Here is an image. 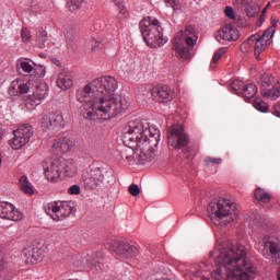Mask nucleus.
<instances>
[{
    "mask_svg": "<svg viewBox=\"0 0 280 280\" xmlns=\"http://www.w3.org/2000/svg\"><path fill=\"white\" fill-rule=\"evenodd\" d=\"M3 139V129L0 127V141Z\"/></svg>",
    "mask_w": 280,
    "mask_h": 280,
    "instance_id": "nucleus-52",
    "label": "nucleus"
},
{
    "mask_svg": "<svg viewBox=\"0 0 280 280\" xmlns=\"http://www.w3.org/2000/svg\"><path fill=\"white\" fill-rule=\"evenodd\" d=\"M128 191L133 197L139 196V194L141 192V190L139 189V186L137 184L130 185L129 188H128Z\"/></svg>",
    "mask_w": 280,
    "mask_h": 280,
    "instance_id": "nucleus-44",
    "label": "nucleus"
},
{
    "mask_svg": "<svg viewBox=\"0 0 280 280\" xmlns=\"http://www.w3.org/2000/svg\"><path fill=\"white\" fill-rule=\"evenodd\" d=\"M198 42V35L194 26H186L173 38V51L180 60H189L191 58V49Z\"/></svg>",
    "mask_w": 280,
    "mask_h": 280,
    "instance_id": "nucleus-6",
    "label": "nucleus"
},
{
    "mask_svg": "<svg viewBox=\"0 0 280 280\" xmlns=\"http://www.w3.org/2000/svg\"><path fill=\"white\" fill-rule=\"evenodd\" d=\"M268 42L261 38V35H252L245 43L242 44V51H248L250 47H254L255 56H259L266 51L268 47Z\"/></svg>",
    "mask_w": 280,
    "mask_h": 280,
    "instance_id": "nucleus-16",
    "label": "nucleus"
},
{
    "mask_svg": "<svg viewBox=\"0 0 280 280\" xmlns=\"http://www.w3.org/2000/svg\"><path fill=\"white\" fill-rule=\"evenodd\" d=\"M145 137H147V141L149 142V147L148 149H145V154H150V156H152V151L150 150L152 148V145L150 143H152V141H154L156 143V141H159V138L161 135V131H159V129H156V127L154 126H150L148 125V122H145ZM154 139V140H152Z\"/></svg>",
    "mask_w": 280,
    "mask_h": 280,
    "instance_id": "nucleus-22",
    "label": "nucleus"
},
{
    "mask_svg": "<svg viewBox=\"0 0 280 280\" xmlns=\"http://www.w3.org/2000/svg\"><path fill=\"white\" fill-rule=\"evenodd\" d=\"M275 115L280 117V102L276 103L273 106Z\"/></svg>",
    "mask_w": 280,
    "mask_h": 280,
    "instance_id": "nucleus-49",
    "label": "nucleus"
},
{
    "mask_svg": "<svg viewBox=\"0 0 280 280\" xmlns=\"http://www.w3.org/2000/svg\"><path fill=\"white\" fill-rule=\"evenodd\" d=\"M262 255L266 259H271L280 264V241L277 236L265 235L262 237Z\"/></svg>",
    "mask_w": 280,
    "mask_h": 280,
    "instance_id": "nucleus-9",
    "label": "nucleus"
},
{
    "mask_svg": "<svg viewBox=\"0 0 280 280\" xmlns=\"http://www.w3.org/2000/svg\"><path fill=\"white\" fill-rule=\"evenodd\" d=\"M86 46L93 51V54H100L102 50V40L97 37H89L86 39Z\"/></svg>",
    "mask_w": 280,
    "mask_h": 280,
    "instance_id": "nucleus-30",
    "label": "nucleus"
},
{
    "mask_svg": "<svg viewBox=\"0 0 280 280\" xmlns=\"http://www.w3.org/2000/svg\"><path fill=\"white\" fill-rule=\"evenodd\" d=\"M275 36V26H271L265 31L262 35H260V38L262 40H266L270 45V39Z\"/></svg>",
    "mask_w": 280,
    "mask_h": 280,
    "instance_id": "nucleus-38",
    "label": "nucleus"
},
{
    "mask_svg": "<svg viewBox=\"0 0 280 280\" xmlns=\"http://www.w3.org/2000/svg\"><path fill=\"white\" fill-rule=\"evenodd\" d=\"M68 194H70V196H80V186L78 185H73L68 189Z\"/></svg>",
    "mask_w": 280,
    "mask_h": 280,
    "instance_id": "nucleus-47",
    "label": "nucleus"
},
{
    "mask_svg": "<svg viewBox=\"0 0 280 280\" xmlns=\"http://www.w3.org/2000/svg\"><path fill=\"white\" fill-rule=\"evenodd\" d=\"M232 89L237 93V91H242L243 89V95L246 100H252V97H255L257 95V85L254 83H247L244 85V83L240 80H234L232 83Z\"/></svg>",
    "mask_w": 280,
    "mask_h": 280,
    "instance_id": "nucleus-19",
    "label": "nucleus"
},
{
    "mask_svg": "<svg viewBox=\"0 0 280 280\" xmlns=\"http://www.w3.org/2000/svg\"><path fill=\"white\" fill-rule=\"evenodd\" d=\"M36 71H37V75H38L39 78H45V73H47V69H46L45 67H43V66H39V67L36 69Z\"/></svg>",
    "mask_w": 280,
    "mask_h": 280,
    "instance_id": "nucleus-48",
    "label": "nucleus"
},
{
    "mask_svg": "<svg viewBox=\"0 0 280 280\" xmlns=\"http://www.w3.org/2000/svg\"><path fill=\"white\" fill-rule=\"evenodd\" d=\"M32 137H34V127L27 124L21 125L13 130V138L8 140V145L14 151L23 150Z\"/></svg>",
    "mask_w": 280,
    "mask_h": 280,
    "instance_id": "nucleus-7",
    "label": "nucleus"
},
{
    "mask_svg": "<svg viewBox=\"0 0 280 280\" xmlns=\"http://www.w3.org/2000/svg\"><path fill=\"white\" fill-rule=\"evenodd\" d=\"M214 257L217 269L212 272L199 269L195 277L201 280H255L257 279V266L248 259V250L244 245H229L218 242L210 252Z\"/></svg>",
    "mask_w": 280,
    "mask_h": 280,
    "instance_id": "nucleus-2",
    "label": "nucleus"
},
{
    "mask_svg": "<svg viewBox=\"0 0 280 280\" xmlns=\"http://www.w3.org/2000/svg\"><path fill=\"white\" fill-rule=\"evenodd\" d=\"M267 11H268V8H265V9L262 10V14H266Z\"/></svg>",
    "mask_w": 280,
    "mask_h": 280,
    "instance_id": "nucleus-54",
    "label": "nucleus"
},
{
    "mask_svg": "<svg viewBox=\"0 0 280 280\" xmlns=\"http://www.w3.org/2000/svg\"><path fill=\"white\" fill-rule=\"evenodd\" d=\"M222 163V160L220 158H211L208 156L205 159V165L209 167V165H220Z\"/></svg>",
    "mask_w": 280,
    "mask_h": 280,
    "instance_id": "nucleus-42",
    "label": "nucleus"
},
{
    "mask_svg": "<svg viewBox=\"0 0 280 280\" xmlns=\"http://www.w3.org/2000/svg\"><path fill=\"white\" fill-rule=\"evenodd\" d=\"M34 61L30 59H19L16 63L18 71H23V73H32L34 71Z\"/></svg>",
    "mask_w": 280,
    "mask_h": 280,
    "instance_id": "nucleus-25",
    "label": "nucleus"
},
{
    "mask_svg": "<svg viewBox=\"0 0 280 280\" xmlns=\"http://www.w3.org/2000/svg\"><path fill=\"white\" fill-rule=\"evenodd\" d=\"M82 183L86 189H97L104 183V174L98 167L88 168L82 175Z\"/></svg>",
    "mask_w": 280,
    "mask_h": 280,
    "instance_id": "nucleus-13",
    "label": "nucleus"
},
{
    "mask_svg": "<svg viewBox=\"0 0 280 280\" xmlns=\"http://www.w3.org/2000/svg\"><path fill=\"white\" fill-rule=\"evenodd\" d=\"M113 2L115 3V5H117V8L124 5V0H113Z\"/></svg>",
    "mask_w": 280,
    "mask_h": 280,
    "instance_id": "nucleus-50",
    "label": "nucleus"
},
{
    "mask_svg": "<svg viewBox=\"0 0 280 280\" xmlns=\"http://www.w3.org/2000/svg\"><path fill=\"white\" fill-rule=\"evenodd\" d=\"M82 3H84V0H68L70 10H80V8H82Z\"/></svg>",
    "mask_w": 280,
    "mask_h": 280,
    "instance_id": "nucleus-40",
    "label": "nucleus"
},
{
    "mask_svg": "<svg viewBox=\"0 0 280 280\" xmlns=\"http://www.w3.org/2000/svg\"><path fill=\"white\" fill-rule=\"evenodd\" d=\"M24 214L14 205L8 201H0V219L10 222H21Z\"/></svg>",
    "mask_w": 280,
    "mask_h": 280,
    "instance_id": "nucleus-15",
    "label": "nucleus"
},
{
    "mask_svg": "<svg viewBox=\"0 0 280 280\" xmlns=\"http://www.w3.org/2000/svg\"><path fill=\"white\" fill-rule=\"evenodd\" d=\"M258 13H259V8L257 7H253L252 9L249 8L246 9V14L247 16H249V19H253V16H257Z\"/></svg>",
    "mask_w": 280,
    "mask_h": 280,
    "instance_id": "nucleus-46",
    "label": "nucleus"
},
{
    "mask_svg": "<svg viewBox=\"0 0 280 280\" xmlns=\"http://www.w3.org/2000/svg\"><path fill=\"white\" fill-rule=\"evenodd\" d=\"M264 97H268V100H271L275 102L276 100H279L280 97V83L275 84L272 88L268 90L262 91Z\"/></svg>",
    "mask_w": 280,
    "mask_h": 280,
    "instance_id": "nucleus-27",
    "label": "nucleus"
},
{
    "mask_svg": "<svg viewBox=\"0 0 280 280\" xmlns=\"http://www.w3.org/2000/svg\"><path fill=\"white\" fill-rule=\"evenodd\" d=\"M151 94L160 104H167L175 97L174 90L167 85L153 88Z\"/></svg>",
    "mask_w": 280,
    "mask_h": 280,
    "instance_id": "nucleus-17",
    "label": "nucleus"
},
{
    "mask_svg": "<svg viewBox=\"0 0 280 280\" xmlns=\"http://www.w3.org/2000/svg\"><path fill=\"white\" fill-rule=\"evenodd\" d=\"M224 13L228 19H231V21H237V16L235 15V10H233V7H225Z\"/></svg>",
    "mask_w": 280,
    "mask_h": 280,
    "instance_id": "nucleus-43",
    "label": "nucleus"
},
{
    "mask_svg": "<svg viewBox=\"0 0 280 280\" xmlns=\"http://www.w3.org/2000/svg\"><path fill=\"white\" fill-rule=\"evenodd\" d=\"M115 253L117 255H122V257H126L127 259H130V257H135L137 253H139V249L135 245H130L129 243L122 242L119 245H117L114 248Z\"/></svg>",
    "mask_w": 280,
    "mask_h": 280,
    "instance_id": "nucleus-21",
    "label": "nucleus"
},
{
    "mask_svg": "<svg viewBox=\"0 0 280 280\" xmlns=\"http://www.w3.org/2000/svg\"><path fill=\"white\" fill-rule=\"evenodd\" d=\"M208 215L215 226H226L240 218L237 205L231 199L220 198L208 205Z\"/></svg>",
    "mask_w": 280,
    "mask_h": 280,
    "instance_id": "nucleus-4",
    "label": "nucleus"
},
{
    "mask_svg": "<svg viewBox=\"0 0 280 280\" xmlns=\"http://www.w3.org/2000/svg\"><path fill=\"white\" fill-rule=\"evenodd\" d=\"M272 75L264 74L261 78L262 86H270V84H272Z\"/></svg>",
    "mask_w": 280,
    "mask_h": 280,
    "instance_id": "nucleus-45",
    "label": "nucleus"
},
{
    "mask_svg": "<svg viewBox=\"0 0 280 280\" xmlns=\"http://www.w3.org/2000/svg\"><path fill=\"white\" fill-rule=\"evenodd\" d=\"M26 264H38L43 259V249L34 247L33 249H25Z\"/></svg>",
    "mask_w": 280,
    "mask_h": 280,
    "instance_id": "nucleus-23",
    "label": "nucleus"
},
{
    "mask_svg": "<svg viewBox=\"0 0 280 280\" xmlns=\"http://www.w3.org/2000/svg\"><path fill=\"white\" fill-rule=\"evenodd\" d=\"M226 51H229V48H226V47H221V48H219V49L214 52V55H213V57H212V60H211V62H210V68H211V69H215V63H217V62H220V59H221L223 56H226Z\"/></svg>",
    "mask_w": 280,
    "mask_h": 280,
    "instance_id": "nucleus-32",
    "label": "nucleus"
},
{
    "mask_svg": "<svg viewBox=\"0 0 280 280\" xmlns=\"http://www.w3.org/2000/svg\"><path fill=\"white\" fill-rule=\"evenodd\" d=\"M44 209L55 222H62L73 213V207L68 201H51Z\"/></svg>",
    "mask_w": 280,
    "mask_h": 280,
    "instance_id": "nucleus-8",
    "label": "nucleus"
},
{
    "mask_svg": "<svg viewBox=\"0 0 280 280\" xmlns=\"http://www.w3.org/2000/svg\"><path fill=\"white\" fill-rule=\"evenodd\" d=\"M19 185L23 194H26L27 196H32L34 194V186L32 185V183H30V179H27V176H22L20 178Z\"/></svg>",
    "mask_w": 280,
    "mask_h": 280,
    "instance_id": "nucleus-29",
    "label": "nucleus"
},
{
    "mask_svg": "<svg viewBox=\"0 0 280 280\" xmlns=\"http://www.w3.org/2000/svg\"><path fill=\"white\" fill-rule=\"evenodd\" d=\"M40 124H42V128H44L45 130H48V128L54 127V125L51 122L50 114L44 115Z\"/></svg>",
    "mask_w": 280,
    "mask_h": 280,
    "instance_id": "nucleus-39",
    "label": "nucleus"
},
{
    "mask_svg": "<svg viewBox=\"0 0 280 280\" xmlns=\"http://www.w3.org/2000/svg\"><path fill=\"white\" fill-rule=\"evenodd\" d=\"M56 83L61 91H69L73 86V74L69 70H62L58 73Z\"/></svg>",
    "mask_w": 280,
    "mask_h": 280,
    "instance_id": "nucleus-20",
    "label": "nucleus"
},
{
    "mask_svg": "<svg viewBox=\"0 0 280 280\" xmlns=\"http://www.w3.org/2000/svg\"><path fill=\"white\" fill-rule=\"evenodd\" d=\"M266 8H270V3H268Z\"/></svg>",
    "mask_w": 280,
    "mask_h": 280,
    "instance_id": "nucleus-55",
    "label": "nucleus"
},
{
    "mask_svg": "<svg viewBox=\"0 0 280 280\" xmlns=\"http://www.w3.org/2000/svg\"><path fill=\"white\" fill-rule=\"evenodd\" d=\"M139 28L143 37L144 43L151 49H158L163 47L167 43V37L163 36V27L161 22L154 16H145L139 23Z\"/></svg>",
    "mask_w": 280,
    "mask_h": 280,
    "instance_id": "nucleus-5",
    "label": "nucleus"
},
{
    "mask_svg": "<svg viewBox=\"0 0 280 280\" xmlns=\"http://www.w3.org/2000/svg\"><path fill=\"white\" fill-rule=\"evenodd\" d=\"M118 19L119 21H126V19H129L130 12H128V9H126V5L122 4L118 7Z\"/></svg>",
    "mask_w": 280,
    "mask_h": 280,
    "instance_id": "nucleus-37",
    "label": "nucleus"
},
{
    "mask_svg": "<svg viewBox=\"0 0 280 280\" xmlns=\"http://www.w3.org/2000/svg\"><path fill=\"white\" fill-rule=\"evenodd\" d=\"M145 122L141 119L129 120L124 127L122 141L128 148H137L140 152V163H150L152 161V155L145 153V150L150 148V142L148 141V136H145Z\"/></svg>",
    "mask_w": 280,
    "mask_h": 280,
    "instance_id": "nucleus-3",
    "label": "nucleus"
},
{
    "mask_svg": "<svg viewBox=\"0 0 280 280\" xmlns=\"http://www.w3.org/2000/svg\"><path fill=\"white\" fill-rule=\"evenodd\" d=\"M86 267L91 268V270H93L94 272H102V270H104V264L95 260V257L88 258Z\"/></svg>",
    "mask_w": 280,
    "mask_h": 280,
    "instance_id": "nucleus-33",
    "label": "nucleus"
},
{
    "mask_svg": "<svg viewBox=\"0 0 280 280\" xmlns=\"http://www.w3.org/2000/svg\"><path fill=\"white\" fill-rule=\"evenodd\" d=\"M254 108L259 110V113H269L270 105L264 101L261 97H256L254 101Z\"/></svg>",
    "mask_w": 280,
    "mask_h": 280,
    "instance_id": "nucleus-34",
    "label": "nucleus"
},
{
    "mask_svg": "<svg viewBox=\"0 0 280 280\" xmlns=\"http://www.w3.org/2000/svg\"><path fill=\"white\" fill-rule=\"evenodd\" d=\"M254 196L258 202H264V205H268V202L272 200V195H270L265 189H261V187L256 188Z\"/></svg>",
    "mask_w": 280,
    "mask_h": 280,
    "instance_id": "nucleus-26",
    "label": "nucleus"
},
{
    "mask_svg": "<svg viewBox=\"0 0 280 280\" xmlns=\"http://www.w3.org/2000/svg\"><path fill=\"white\" fill-rule=\"evenodd\" d=\"M62 172L65 176L73 178L78 174V164L73 160H66L62 162Z\"/></svg>",
    "mask_w": 280,
    "mask_h": 280,
    "instance_id": "nucleus-24",
    "label": "nucleus"
},
{
    "mask_svg": "<svg viewBox=\"0 0 280 280\" xmlns=\"http://www.w3.org/2000/svg\"><path fill=\"white\" fill-rule=\"evenodd\" d=\"M135 149L137 150V147H129L121 152V159L125 165H132L135 163Z\"/></svg>",
    "mask_w": 280,
    "mask_h": 280,
    "instance_id": "nucleus-28",
    "label": "nucleus"
},
{
    "mask_svg": "<svg viewBox=\"0 0 280 280\" xmlns=\"http://www.w3.org/2000/svg\"><path fill=\"white\" fill-rule=\"evenodd\" d=\"M50 120H51L52 127L55 128H58V126H62V124H65V117L60 112L50 114Z\"/></svg>",
    "mask_w": 280,
    "mask_h": 280,
    "instance_id": "nucleus-35",
    "label": "nucleus"
},
{
    "mask_svg": "<svg viewBox=\"0 0 280 280\" xmlns=\"http://www.w3.org/2000/svg\"><path fill=\"white\" fill-rule=\"evenodd\" d=\"M168 144L175 150H183L189 145V136L186 135L183 125H174L171 128Z\"/></svg>",
    "mask_w": 280,
    "mask_h": 280,
    "instance_id": "nucleus-12",
    "label": "nucleus"
},
{
    "mask_svg": "<svg viewBox=\"0 0 280 280\" xmlns=\"http://www.w3.org/2000/svg\"><path fill=\"white\" fill-rule=\"evenodd\" d=\"M75 145V142L69 138H62L57 144H54V148H60L62 152H69L71 148Z\"/></svg>",
    "mask_w": 280,
    "mask_h": 280,
    "instance_id": "nucleus-31",
    "label": "nucleus"
},
{
    "mask_svg": "<svg viewBox=\"0 0 280 280\" xmlns=\"http://www.w3.org/2000/svg\"><path fill=\"white\" fill-rule=\"evenodd\" d=\"M166 8H172L174 12H180L183 10V3L179 0H163Z\"/></svg>",
    "mask_w": 280,
    "mask_h": 280,
    "instance_id": "nucleus-36",
    "label": "nucleus"
},
{
    "mask_svg": "<svg viewBox=\"0 0 280 280\" xmlns=\"http://www.w3.org/2000/svg\"><path fill=\"white\" fill-rule=\"evenodd\" d=\"M49 95V85L47 83H39L35 86L32 94L27 96L26 108L27 110H34L36 106H40Z\"/></svg>",
    "mask_w": 280,
    "mask_h": 280,
    "instance_id": "nucleus-11",
    "label": "nucleus"
},
{
    "mask_svg": "<svg viewBox=\"0 0 280 280\" xmlns=\"http://www.w3.org/2000/svg\"><path fill=\"white\" fill-rule=\"evenodd\" d=\"M119 81L115 77L103 75L94 79L77 91V102L82 104L81 115L90 121H110L130 108V98L116 95Z\"/></svg>",
    "mask_w": 280,
    "mask_h": 280,
    "instance_id": "nucleus-1",
    "label": "nucleus"
},
{
    "mask_svg": "<svg viewBox=\"0 0 280 280\" xmlns=\"http://www.w3.org/2000/svg\"><path fill=\"white\" fill-rule=\"evenodd\" d=\"M214 38L220 43V45L235 43V40H240V31L231 24H225L219 31H217Z\"/></svg>",
    "mask_w": 280,
    "mask_h": 280,
    "instance_id": "nucleus-14",
    "label": "nucleus"
},
{
    "mask_svg": "<svg viewBox=\"0 0 280 280\" xmlns=\"http://www.w3.org/2000/svg\"><path fill=\"white\" fill-rule=\"evenodd\" d=\"M42 166L48 183H58L60 180V176H62V161L59 159H46Z\"/></svg>",
    "mask_w": 280,
    "mask_h": 280,
    "instance_id": "nucleus-10",
    "label": "nucleus"
},
{
    "mask_svg": "<svg viewBox=\"0 0 280 280\" xmlns=\"http://www.w3.org/2000/svg\"><path fill=\"white\" fill-rule=\"evenodd\" d=\"M1 163H3V156L0 153V166H1Z\"/></svg>",
    "mask_w": 280,
    "mask_h": 280,
    "instance_id": "nucleus-53",
    "label": "nucleus"
},
{
    "mask_svg": "<svg viewBox=\"0 0 280 280\" xmlns=\"http://www.w3.org/2000/svg\"><path fill=\"white\" fill-rule=\"evenodd\" d=\"M30 81L25 79H16L11 82V85L9 88V95L11 97H19V95H25L26 93H30Z\"/></svg>",
    "mask_w": 280,
    "mask_h": 280,
    "instance_id": "nucleus-18",
    "label": "nucleus"
},
{
    "mask_svg": "<svg viewBox=\"0 0 280 280\" xmlns=\"http://www.w3.org/2000/svg\"><path fill=\"white\" fill-rule=\"evenodd\" d=\"M3 268H4L3 260L0 258V272L1 270H3Z\"/></svg>",
    "mask_w": 280,
    "mask_h": 280,
    "instance_id": "nucleus-51",
    "label": "nucleus"
},
{
    "mask_svg": "<svg viewBox=\"0 0 280 280\" xmlns=\"http://www.w3.org/2000/svg\"><path fill=\"white\" fill-rule=\"evenodd\" d=\"M21 38L23 43H30V40H32V32H30L26 27L22 28Z\"/></svg>",
    "mask_w": 280,
    "mask_h": 280,
    "instance_id": "nucleus-41",
    "label": "nucleus"
}]
</instances>
